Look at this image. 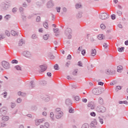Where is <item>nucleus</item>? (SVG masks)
I'll return each instance as SVG.
<instances>
[{"label": "nucleus", "instance_id": "obj_1", "mask_svg": "<svg viewBox=\"0 0 128 128\" xmlns=\"http://www.w3.org/2000/svg\"><path fill=\"white\" fill-rule=\"evenodd\" d=\"M72 32L70 28H67L64 30V34L68 36V40L72 38Z\"/></svg>", "mask_w": 128, "mask_h": 128}, {"label": "nucleus", "instance_id": "obj_2", "mask_svg": "<svg viewBox=\"0 0 128 128\" xmlns=\"http://www.w3.org/2000/svg\"><path fill=\"white\" fill-rule=\"evenodd\" d=\"M108 18H110V15H108V14L106 12L101 13L99 15V18H100V20H108Z\"/></svg>", "mask_w": 128, "mask_h": 128}, {"label": "nucleus", "instance_id": "obj_3", "mask_svg": "<svg viewBox=\"0 0 128 128\" xmlns=\"http://www.w3.org/2000/svg\"><path fill=\"white\" fill-rule=\"evenodd\" d=\"M2 66L5 70H10V63L4 60L2 62Z\"/></svg>", "mask_w": 128, "mask_h": 128}, {"label": "nucleus", "instance_id": "obj_4", "mask_svg": "<svg viewBox=\"0 0 128 128\" xmlns=\"http://www.w3.org/2000/svg\"><path fill=\"white\" fill-rule=\"evenodd\" d=\"M6 112H8V110L6 107H2L0 109V116H3Z\"/></svg>", "mask_w": 128, "mask_h": 128}, {"label": "nucleus", "instance_id": "obj_5", "mask_svg": "<svg viewBox=\"0 0 128 128\" xmlns=\"http://www.w3.org/2000/svg\"><path fill=\"white\" fill-rule=\"evenodd\" d=\"M92 94L96 96H98V94H102V91H100V89H99L98 88H94L92 90Z\"/></svg>", "mask_w": 128, "mask_h": 128}, {"label": "nucleus", "instance_id": "obj_6", "mask_svg": "<svg viewBox=\"0 0 128 128\" xmlns=\"http://www.w3.org/2000/svg\"><path fill=\"white\" fill-rule=\"evenodd\" d=\"M22 54L24 56H26V58H30V57L32 56V54L28 51H24L22 52Z\"/></svg>", "mask_w": 128, "mask_h": 128}, {"label": "nucleus", "instance_id": "obj_7", "mask_svg": "<svg viewBox=\"0 0 128 128\" xmlns=\"http://www.w3.org/2000/svg\"><path fill=\"white\" fill-rule=\"evenodd\" d=\"M56 118L58 120H60L61 118L64 116V112H58L57 113H55Z\"/></svg>", "mask_w": 128, "mask_h": 128}, {"label": "nucleus", "instance_id": "obj_8", "mask_svg": "<svg viewBox=\"0 0 128 128\" xmlns=\"http://www.w3.org/2000/svg\"><path fill=\"white\" fill-rule=\"evenodd\" d=\"M45 120H46V119L44 118H42V119H39L38 120H36V126H40V124H42V122H44Z\"/></svg>", "mask_w": 128, "mask_h": 128}, {"label": "nucleus", "instance_id": "obj_9", "mask_svg": "<svg viewBox=\"0 0 128 128\" xmlns=\"http://www.w3.org/2000/svg\"><path fill=\"white\" fill-rule=\"evenodd\" d=\"M53 7H54V3H52V1L49 0L46 4L47 8H52Z\"/></svg>", "mask_w": 128, "mask_h": 128}, {"label": "nucleus", "instance_id": "obj_10", "mask_svg": "<svg viewBox=\"0 0 128 128\" xmlns=\"http://www.w3.org/2000/svg\"><path fill=\"white\" fill-rule=\"evenodd\" d=\"M96 124H98V122H96V120H94L93 121L91 122L90 126L92 128H96Z\"/></svg>", "mask_w": 128, "mask_h": 128}, {"label": "nucleus", "instance_id": "obj_11", "mask_svg": "<svg viewBox=\"0 0 128 128\" xmlns=\"http://www.w3.org/2000/svg\"><path fill=\"white\" fill-rule=\"evenodd\" d=\"M66 104L67 106H72V102L70 99L68 98L66 100Z\"/></svg>", "mask_w": 128, "mask_h": 128}, {"label": "nucleus", "instance_id": "obj_12", "mask_svg": "<svg viewBox=\"0 0 128 128\" xmlns=\"http://www.w3.org/2000/svg\"><path fill=\"white\" fill-rule=\"evenodd\" d=\"M41 98L43 99L44 102H50V96L48 95H45L44 96H42Z\"/></svg>", "mask_w": 128, "mask_h": 128}, {"label": "nucleus", "instance_id": "obj_13", "mask_svg": "<svg viewBox=\"0 0 128 128\" xmlns=\"http://www.w3.org/2000/svg\"><path fill=\"white\" fill-rule=\"evenodd\" d=\"M40 72H46V69L48 68V66L46 65H41L40 66Z\"/></svg>", "mask_w": 128, "mask_h": 128}, {"label": "nucleus", "instance_id": "obj_14", "mask_svg": "<svg viewBox=\"0 0 128 128\" xmlns=\"http://www.w3.org/2000/svg\"><path fill=\"white\" fill-rule=\"evenodd\" d=\"M9 6H10V4H6L5 3H4L2 4V8H3L4 10H8Z\"/></svg>", "mask_w": 128, "mask_h": 128}, {"label": "nucleus", "instance_id": "obj_15", "mask_svg": "<svg viewBox=\"0 0 128 128\" xmlns=\"http://www.w3.org/2000/svg\"><path fill=\"white\" fill-rule=\"evenodd\" d=\"M96 54V49H92L91 50V56H94Z\"/></svg>", "mask_w": 128, "mask_h": 128}, {"label": "nucleus", "instance_id": "obj_16", "mask_svg": "<svg viewBox=\"0 0 128 128\" xmlns=\"http://www.w3.org/2000/svg\"><path fill=\"white\" fill-rule=\"evenodd\" d=\"M98 40H104V34H101L98 36Z\"/></svg>", "mask_w": 128, "mask_h": 128}, {"label": "nucleus", "instance_id": "obj_17", "mask_svg": "<svg viewBox=\"0 0 128 128\" xmlns=\"http://www.w3.org/2000/svg\"><path fill=\"white\" fill-rule=\"evenodd\" d=\"M75 8L76 9L82 8V4L80 3L76 4L75 5Z\"/></svg>", "mask_w": 128, "mask_h": 128}, {"label": "nucleus", "instance_id": "obj_18", "mask_svg": "<svg viewBox=\"0 0 128 128\" xmlns=\"http://www.w3.org/2000/svg\"><path fill=\"white\" fill-rule=\"evenodd\" d=\"M11 34H12L14 36H18V33L14 30H11Z\"/></svg>", "mask_w": 128, "mask_h": 128}, {"label": "nucleus", "instance_id": "obj_19", "mask_svg": "<svg viewBox=\"0 0 128 128\" xmlns=\"http://www.w3.org/2000/svg\"><path fill=\"white\" fill-rule=\"evenodd\" d=\"M10 18H12V16L10 14H6L4 16V18H5L6 20H9Z\"/></svg>", "mask_w": 128, "mask_h": 128}, {"label": "nucleus", "instance_id": "obj_20", "mask_svg": "<svg viewBox=\"0 0 128 128\" xmlns=\"http://www.w3.org/2000/svg\"><path fill=\"white\" fill-rule=\"evenodd\" d=\"M122 70V66H119L117 67V72H120Z\"/></svg>", "mask_w": 128, "mask_h": 128}, {"label": "nucleus", "instance_id": "obj_21", "mask_svg": "<svg viewBox=\"0 0 128 128\" xmlns=\"http://www.w3.org/2000/svg\"><path fill=\"white\" fill-rule=\"evenodd\" d=\"M48 38H50L48 34H44L43 36V38L44 40H48Z\"/></svg>", "mask_w": 128, "mask_h": 128}, {"label": "nucleus", "instance_id": "obj_22", "mask_svg": "<svg viewBox=\"0 0 128 128\" xmlns=\"http://www.w3.org/2000/svg\"><path fill=\"white\" fill-rule=\"evenodd\" d=\"M9 118H10L8 117V116H3L2 118V120L4 122H8V120H9Z\"/></svg>", "mask_w": 128, "mask_h": 128}, {"label": "nucleus", "instance_id": "obj_23", "mask_svg": "<svg viewBox=\"0 0 128 128\" xmlns=\"http://www.w3.org/2000/svg\"><path fill=\"white\" fill-rule=\"evenodd\" d=\"M98 102L100 104H104V99L102 98H99Z\"/></svg>", "mask_w": 128, "mask_h": 128}, {"label": "nucleus", "instance_id": "obj_24", "mask_svg": "<svg viewBox=\"0 0 128 128\" xmlns=\"http://www.w3.org/2000/svg\"><path fill=\"white\" fill-rule=\"evenodd\" d=\"M48 56H49V58H50V60H54V54H52L50 52L48 54Z\"/></svg>", "mask_w": 128, "mask_h": 128}, {"label": "nucleus", "instance_id": "obj_25", "mask_svg": "<svg viewBox=\"0 0 128 128\" xmlns=\"http://www.w3.org/2000/svg\"><path fill=\"white\" fill-rule=\"evenodd\" d=\"M82 16V12H78V14H77V18H80Z\"/></svg>", "mask_w": 128, "mask_h": 128}, {"label": "nucleus", "instance_id": "obj_26", "mask_svg": "<svg viewBox=\"0 0 128 128\" xmlns=\"http://www.w3.org/2000/svg\"><path fill=\"white\" fill-rule=\"evenodd\" d=\"M30 86H31V88H34V86H36V85L34 84V80H32L30 82Z\"/></svg>", "mask_w": 128, "mask_h": 128}, {"label": "nucleus", "instance_id": "obj_27", "mask_svg": "<svg viewBox=\"0 0 128 128\" xmlns=\"http://www.w3.org/2000/svg\"><path fill=\"white\" fill-rule=\"evenodd\" d=\"M124 50V47L118 48V52H122Z\"/></svg>", "mask_w": 128, "mask_h": 128}, {"label": "nucleus", "instance_id": "obj_28", "mask_svg": "<svg viewBox=\"0 0 128 128\" xmlns=\"http://www.w3.org/2000/svg\"><path fill=\"white\" fill-rule=\"evenodd\" d=\"M90 128V126H88V124L87 123L84 124L82 126V128Z\"/></svg>", "mask_w": 128, "mask_h": 128}, {"label": "nucleus", "instance_id": "obj_29", "mask_svg": "<svg viewBox=\"0 0 128 128\" xmlns=\"http://www.w3.org/2000/svg\"><path fill=\"white\" fill-rule=\"evenodd\" d=\"M44 26L45 28H48V24L46 21L44 23Z\"/></svg>", "mask_w": 128, "mask_h": 128}, {"label": "nucleus", "instance_id": "obj_30", "mask_svg": "<svg viewBox=\"0 0 128 128\" xmlns=\"http://www.w3.org/2000/svg\"><path fill=\"white\" fill-rule=\"evenodd\" d=\"M68 112L70 114H74V110L72 108H69Z\"/></svg>", "mask_w": 128, "mask_h": 128}, {"label": "nucleus", "instance_id": "obj_31", "mask_svg": "<svg viewBox=\"0 0 128 128\" xmlns=\"http://www.w3.org/2000/svg\"><path fill=\"white\" fill-rule=\"evenodd\" d=\"M62 111L60 108H56L55 110V114H56L58 112H60Z\"/></svg>", "mask_w": 128, "mask_h": 128}, {"label": "nucleus", "instance_id": "obj_32", "mask_svg": "<svg viewBox=\"0 0 128 128\" xmlns=\"http://www.w3.org/2000/svg\"><path fill=\"white\" fill-rule=\"evenodd\" d=\"M24 44V40L21 39V40H20L19 43H18L19 46H22V44Z\"/></svg>", "mask_w": 128, "mask_h": 128}, {"label": "nucleus", "instance_id": "obj_33", "mask_svg": "<svg viewBox=\"0 0 128 128\" xmlns=\"http://www.w3.org/2000/svg\"><path fill=\"white\" fill-rule=\"evenodd\" d=\"M14 68L16 70H22V68H20L18 65L15 66Z\"/></svg>", "mask_w": 128, "mask_h": 128}, {"label": "nucleus", "instance_id": "obj_34", "mask_svg": "<svg viewBox=\"0 0 128 128\" xmlns=\"http://www.w3.org/2000/svg\"><path fill=\"white\" fill-rule=\"evenodd\" d=\"M59 66H58V64H56L54 66V68L56 70H58L60 69L59 68Z\"/></svg>", "mask_w": 128, "mask_h": 128}, {"label": "nucleus", "instance_id": "obj_35", "mask_svg": "<svg viewBox=\"0 0 128 128\" xmlns=\"http://www.w3.org/2000/svg\"><path fill=\"white\" fill-rule=\"evenodd\" d=\"M98 118L100 122L101 123V124H104V120L100 116Z\"/></svg>", "mask_w": 128, "mask_h": 128}, {"label": "nucleus", "instance_id": "obj_36", "mask_svg": "<svg viewBox=\"0 0 128 128\" xmlns=\"http://www.w3.org/2000/svg\"><path fill=\"white\" fill-rule=\"evenodd\" d=\"M106 110V107L102 106L101 107V112H104Z\"/></svg>", "mask_w": 128, "mask_h": 128}, {"label": "nucleus", "instance_id": "obj_37", "mask_svg": "<svg viewBox=\"0 0 128 128\" xmlns=\"http://www.w3.org/2000/svg\"><path fill=\"white\" fill-rule=\"evenodd\" d=\"M96 110L98 112H101V107L97 106L96 108Z\"/></svg>", "mask_w": 128, "mask_h": 128}, {"label": "nucleus", "instance_id": "obj_38", "mask_svg": "<svg viewBox=\"0 0 128 128\" xmlns=\"http://www.w3.org/2000/svg\"><path fill=\"white\" fill-rule=\"evenodd\" d=\"M40 84H42L43 86H44L46 84V81L43 80L40 82Z\"/></svg>", "mask_w": 128, "mask_h": 128}, {"label": "nucleus", "instance_id": "obj_39", "mask_svg": "<svg viewBox=\"0 0 128 128\" xmlns=\"http://www.w3.org/2000/svg\"><path fill=\"white\" fill-rule=\"evenodd\" d=\"M31 109L32 110H36V106L35 105L32 106L31 107Z\"/></svg>", "mask_w": 128, "mask_h": 128}, {"label": "nucleus", "instance_id": "obj_40", "mask_svg": "<svg viewBox=\"0 0 128 128\" xmlns=\"http://www.w3.org/2000/svg\"><path fill=\"white\" fill-rule=\"evenodd\" d=\"M54 114L53 112H51L50 113V117L51 118L52 120H54Z\"/></svg>", "mask_w": 128, "mask_h": 128}, {"label": "nucleus", "instance_id": "obj_41", "mask_svg": "<svg viewBox=\"0 0 128 128\" xmlns=\"http://www.w3.org/2000/svg\"><path fill=\"white\" fill-rule=\"evenodd\" d=\"M45 128H50V124H48V122H46L44 123V126Z\"/></svg>", "mask_w": 128, "mask_h": 128}, {"label": "nucleus", "instance_id": "obj_42", "mask_svg": "<svg viewBox=\"0 0 128 128\" xmlns=\"http://www.w3.org/2000/svg\"><path fill=\"white\" fill-rule=\"evenodd\" d=\"M118 90H122V87L120 86H116V92H118Z\"/></svg>", "mask_w": 128, "mask_h": 128}, {"label": "nucleus", "instance_id": "obj_43", "mask_svg": "<svg viewBox=\"0 0 128 128\" xmlns=\"http://www.w3.org/2000/svg\"><path fill=\"white\" fill-rule=\"evenodd\" d=\"M12 64H18V60H13L12 61Z\"/></svg>", "mask_w": 128, "mask_h": 128}, {"label": "nucleus", "instance_id": "obj_44", "mask_svg": "<svg viewBox=\"0 0 128 128\" xmlns=\"http://www.w3.org/2000/svg\"><path fill=\"white\" fill-rule=\"evenodd\" d=\"M100 26L102 30H104L106 28V26L104 24H101Z\"/></svg>", "mask_w": 128, "mask_h": 128}, {"label": "nucleus", "instance_id": "obj_45", "mask_svg": "<svg viewBox=\"0 0 128 128\" xmlns=\"http://www.w3.org/2000/svg\"><path fill=\"white\" fill-rule=\"evenodd\" d=\"M5 34H6V36H10V32L6 30L5 32Z\"/></svg>", "mask_w": 128, "mask_h": 128}, {"label": "nucleus", "instance_id": "obj_46", "mask_svg": "<svg viewBox=\"0 0 128 128\" xmlns=\"http://www.w3.org/2000/svg\"><path fill=\"white\" fill-rule=\"evenodd\" d=\"M116 74V72H114V70H110V72L109 73V74L112 76V74Z\"/></svg>", "mask_w": 128, "mask_h": 128}, {"label": "nucleus", "instance_id": "obj_47", "mask_svg": "<svg viewBox=\"0 0 128 128\" xmlns=\"http://www.w3.org/2000/svg\"><path fill=\"white\" fill-rule=\"evenodd\" d=\"M116 12L118 16H122V11L118 10Z\"/></svg>", "mask_w": 128, "mask_h": 128}, {"label": "nucleus", "instance_id": "obj_48", "mask_svg": "<svg viewBox=\"0 0 128 128\" xmlns=\"http://www.w3.org/2000/svg\"><path fill=\"white\" fill-rule=\"evenodd\" d=\"M36 38H38L36 36V34H33L32 36V38L33 39V40H36Z\"/></svg>", "mask_w": 128, "mask_h": 128}, {"label": "nucleus", "instance_id": "obj_49", "mask_svg": "<svg viewBox=\"0 0 128 128\" xmlns=\"http://www.w3.org/2000/svg\"><path fill=\"white\" fill-rule=\"evenodd\" d=\"M73 76H76V74H78V69L75 70L74 72H73Z\"/></svg>", "mask_w": 128, "mask_h": 128}, {"label": "nucleus", "instance_id": "obj_50", "mask_svg": "<svg viewBox=\"0 0 128 128\" xmlns=\"http://www.w3.org/2000/svg\"><path fill=\"white\" fill-rule=\"evenodd\" d=\"M36 22H40V16H38L37 18H36Z\"/></svg>", "mask_w": 128, "mask_h": 128}, {"label": "nucleus", "instance_id": "obj_51", "mask_svg": "<svg viewBox=\"0 0 128 128\" xmlns=\"http://www.w3.org/2000/svg\"><path fill=\"white\" fill-rule=\"evenodd\" d=\"M74 100H76V102H78V100H80V96H76L74 97Z\"/></svg>", "mask_w": 128, "mask_h": 128}, {"label": "nucleus", "instance_id": "obj_52", "mask_svg": "<svg viewBox=\"0 0 128 128\" xmlns=\"http://www.w3.org/2000/svg\"><path fill=\"white\" fill-rule=\"evenodd\" d=\"M23 8H26L28 6V4H26V2H24L22 4Z\"/></svg>", "mask_w": 128, "mask_h": 128}, {"label": "nucleus", "instance_id": "obj_53", "mask_svg": "<svg viewBox=\"0 0 128 128\" xmlns=\"http://www.w3.org/2000/svg\"><path fill=\"white\" fill-rule=\"evenodd\" d=\"M90 115L91 116H96V114L94 112H92L90 113Z\"/></svg>", "mask_w": 128, "mask_h": 128}, {"label": "nucleus", "instance_id": "obj_54", "mask_svg": "<svg viewBox=\"0 0 128 128\" xmlns=\"http://www.w3.org/2000/svg\"><path fill=\"white\" fill-rule=\"evenodd\" d=\"M116 14H112L111 15V18L112 20H116Z\"/></svg>", "mask_w": 128, "mask_h": 128}, {"label": "nucleus", "instance_id": "obj_55", "mask_svg": "<svg viewBox=\"0 0 128 128\" xmlns=\"http://www.w3.org/2000/svg\"><path fill=\"white\" fill-rule=\"evenodd\" d=\"M67 60H72V55L68 54L66 58Z\"/></svg>", "mask_w": 128, "mask_h": 128}, {"label": "nucleus", "instance_id": "obj_56", "mask_svg": "<svg viewBox=\"0 0 128 128\" xmlns=\"http://www.w3.org/2000/svg\"><path fill=\"white\" fill-rule=\"evenodd\" d=\"M36 6H42V2H37L36 3Z\"/></svg>", "mask_w": 128, "mask_h": 128}, {"label": "nucleus", "instance_id": "obj_57", "mask_svg": "<svg viewBox=\"0 0 128 128\" xmlns=\"http://www.w3.org/2000/svg\"><path fill=\"white\" fill-rule=\"evenodd\" d=\"M56 10H57V12H60V7H56Z\"/></svg>", "mask_w": 128, "mask_h": 128}, {"label": "nucleus", "instance_id": "obj_58", "mask_svg": "<svg viewBox=\"0 0 128 128\" xmlns=\"http://www.w3.org/2000/svg\"><path fill=\"white\" fill-rule=\"evenodd\" d=\"M17 102L18 104H20V102H22V99L20 98H18L17 99Z\"/></svg>", "mask_w": 128, "mask_h": 128}, {"label": "nucleus", "instance_id": "obj_59", "mask_svg": "<svg viewBox=\"0 0 128 128\" xmlns=\"http://www.w3.org/2000/svg\"><path fill=\"white\" fill-rule=\"evenodd\" d=\"M24 9L22 7L20 8V12H24Z\"/></svg>", "mask_w": 128, "mask_h": 128}, {"label": "nucleus", "instance_id": "obj_60", "mask_svg": "<svg viewBox=\"0 0 128 128\" xmlns=\"http://www.w3.org/2000/svg\"><path fill=\"white\" fill-rule=\"evenodd\" d=\"M103 46L104 48H108V44L106 43H104L103 44Z\"/></svg>", "mask_w": 128, "mask_h": 128}, {"label": "nucleus", "instance_id": "obj_61", "mask_svg": "<svg viewBox=\"0 0 128 128\" xmlns=\"http://www.w3.org/2000/svg\"><path fill=\"white\" fill-rule=\"evenodd\" d=\"M78 66H82V62L79 61L78 62Z\"/></svg>", "mask_w": 128, "mask_h": 128}, {"label": "nucleus", "instance_id": "obj_62", "mask_svg": "<svg viewBox=\"0 0 128 128\" xmlns=\"http://www.w3.org/2000/svg\"><path fill=\"white\" fill-rule=\"evenodd\" d=\"M82 54L83 56H84V54H86V50H83L82 51Z\"/></svg>", "mask_w": 128, "mask_h": 128}, {"label": "nucleus", "instance_id": "obj_63", "mask_svg": "<svg viewBox=\"0 0 128 128\" xmlns=\"http://www.w3.org/2000/svg\"><path fill=\"white\" fill-rule=\"evenodd\" d=\"M22 20H26V16L22 15Z\"/></svg>", "mask_w": 128, "mask_h": 128}, {"label": "nucleus", "instance_id": "obj_64", "mask_svg": "<svg viewBox=\"0 0 128 128\" xmlns=\"http://www.w3.org/2000/svg\"><path fill=\"white\" fill-rule=\"evenodd\" d=\"M54 30V32H58V28H54L53 29Z\"/></svg>", "mask_w": 128, "mask_h": 128}]
</instances>
